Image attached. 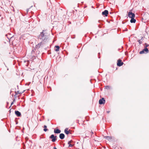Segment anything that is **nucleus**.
Returning a JSON list of instances; mask_svg holds the SVG:
<instances>
[{
    "label": "nucleus",
    "instance_id": "obj_1",
    "mask_svg": "<svg viewBox=\"0 0 149 149\" xmlns=\"http://www.w3.org/2000/svg\"><path fill=\"white\" fill-rule=\"evenodd\" d=\"M45 31V30H43L42 32L40 33L38 37L39 39L41 40L43 42L46 41L48 38V36L45 34L44 33Z\"/></svg>",
    "mask_w": 149,
    "mask_h": 149
},
{
    "label": "nucleus",
    "instance_id": "obj_2",
    "mask_svg": "<svg viewBox=\"0 0 149 149\" xmlns=\"http://www.w3.org/2000/svg\"><path fill=\"white\" fill-rule=\"evenodd\" d=\"M44 44V43L42 42L38 43L37 45H36L34 49H38L42 47Z\"/></svg>",
    "mask_w": 149,
    "mask_h": 149
},
{
    "label": "nucleus",
    "instance_id": "obj_3",
    "mask_svg": "<svg viewBox=\"0 0 149 149\" xmlns=\"http://www.w3.org/2000/svg\"><path fill=\"white\" fill-rule=\"evenodd\" d=\"M127 13L128 16L130 18H131L135 17V14L132 12V10H130L129 12H127Z\"/></svg>",
    "mask_w": 149,
    "mask_h": 149
},
{
    "label": "nucleus",
    "instance_id": "obj_4",
    "mask_svg": "<svg viewBox=\"0 0 149 149\" xmlns=\"http://www.w3.org/2000/svg\"><path fill=\"white\" fill-rule=\"evenodd\" d=\"M149 52V50L148 48H144L139 52V54H142L144 53L147 54Z\"/></svg>",
    "mask_w": 149,
    "mask_h": 149
},
{
    "label": "nucleus",
    "instance_id": "obj_5",
    "mask_svg": "<svg viewBox=\"0 0 149 149\" xmlns=\"http://www.w3.org/2000/svg\"><path fill=\"white\" fill-rule=\"evenodd\" d=\"M49 138L52 139V141L53 142H54L57 140V136H55L54 134H52L49 136Z\"/></svg>",
    "mask_w": 149,
    "mask_h": 149
},
{
    "label": "nucleus",
    "instance_id": "obj_6",
    "mask_svg": "<svg viewBox=\"0 0 149 149\" xmlns=\"http://www.w3.org/2000/svg\"><path fill=\"white\" fill-rule=\"evenodd\" d=\"M105 103V100L104 97H102L100 99L99 101V103L100 104H104Z\"/></svg>",
    "mask_w": 149,
    "mask_h": 149
},
{
    "label": "nucleus",
    "instance_id": "obj_7",
    "mask_svg": "<svg viewBox=\"0 0 149 149\" xmlns=\"http://www.w3.org/2000/svg\"><path fill=\"white\" fill-rule=\"evenodd\" d=\"M123 63L122 61V60L120 59L118 60L117 63V65L119 67H120L123 65Z\"/></svg>",
    "mask_w": 149,
    "mask_h": 149
},
{
    "label": "nucleus",
    "instance_id": "obj_8",
    "mask_svg": "<svg viewBox=\"0 0 149 149\" xmlns=\"http://www.w3.org/2000/svg\"><path fill=\"white\" fill-rule=\"evenodd\" d=\"M109 13L108 11L107 10H105L102 12V14L103 16L107 17Z\"/></svg>",
    "mask_w": 149,
    "mask_h": 149
},
{
    "label": "nucleus",
    "instance_id": "obj_9",
    "mask_svg": "<svg viewBox=\"0 0 149 149\" xmlns=\"http://www.w3.org/2000/svg\"><path fill=\"white\" fill-rule=\"evenodd\" d=\"M68 130V128H66L65 130H64V133L67 135H68L69 134H71V133L70 132V130Z\"/></svg>",
    "mask_w": 149,
    "mask_h": 149
},
{
    "label": "nucleus",
    "instance_id": "obj_10",
    "mask_svg": "<svg viewBox=\"0 0 149 149\" xmlns=\"http://www.w3.org/2000/svg\"><path fill=\"white\" fill-rule=\"evenodd\" d=\"M15 114L16 116L17 117H21V114L20 112L17 110L15 111Z\"/></svg>",
    "mask_w": 149,
    "mask_h": 149
},
{
    "label": "nucleus",
    "instance_id": "obj_11",
    "mask_svg": "<svg viewBox=\"0 0 149 149\" xmlns=\"http://www.w3.org/2000/svg\"><path fill=\"white\" fill-rule=\"evenodd\" d=\"M61 130L58 129H55L54 130V132L55 134H59L61 132Z\"/></svg>",
    "mask_w": 149,
    "mask_h": 149
},
{
    "label": "nucleus",
    "instance_id": "obj_12",
    "mask_svg": "<svg viewBox=\"0 0 149 149\" xmlns=\"http://www.w3.org/2000/svg\"><path fill=\"white\" fill-rule=\"evenodd\" d=\"M59 137L61 139H63L65 138V134L63 133H61L59 134Z\"/></svg>",
    "mask_w": 149,
    "mask_h": 149
},
{
    "label": "nucleus",
    "instance_id": "obj_13",
    "mask_svg": "<svg viewBox=\"0 0 149 149\" xmlns=\"http://www.w3.org/2000/svg\"><path fill=\"white\" fill-rule=\"evenodd\" d=\"M135 17H133L132 18H131V19L130 20V22L131 23H134L136 22V19H134Z\"/></svg>",
    "mask_w": 149,
    "mask_h": 149
},
{
    "label": "nucleus",
    "instance_id": "obj_14",
    "mask_svg": "<svg viewBox=\"0 0 149 149\" xmlns=\"http://www.w3.org/2000/svg\"><path fill=\"white\" fill-rule=\"evenodd\" d=\"M55 51L58 52L59 51L60 47L58 45H55Z\"/></svg>",
    "mask_w": 149,
    "mask_h": 149
},
{
    "label": "nucleus",
    "instance_id": "obj_15",
    "mask_svg": "<svg viewBox=\"0 0 149 149\" xmlns=\"http://www.w3.org/2000/svg\"><path fill=\"white\" fill-rule=\"evenodd\" d=\"M104 138L105 139L108 140L109 141L111 140L112 139V137L111 136H105Z\"/></svg>",
    "mask_w": 149,
    "mask_h": 149
},
{
    "label": "nucleus",
    "instance_id": "obj_16",
    "mask_svg": "<svg viewBox=\"0 0 149 149\" xmlns=\"http://www.w3.org/2000/svg\"><path fill=\"white\" fill-rule=\"evenodd\" d=\"M43 130L45 132H47V131H48V129L47 128V126L46 125H45L43 126Z\"/></svg>",
    "mask_w": 149,
    "mask_h": 149
},
{
    "label": "nucleus",
    "instance_id": "obj_17",
    "mask_svg": "<svg viewBox=\"0 0 149 149\" xmlns=\"http://www.w3.org/2000/svg\"><path fill=\"white\" fill-rule=\"evenodd\" d=\"M15 95H14V97H15V98H16V95H17L18 94H19V91H17V92L15 91Z\"/></svg>",
    "mask_w": 149,
    "mask_h": 149
},
{
    "label": "nucleus",
    "instance_id": "obj_18",
    "mask_svg": "<svg viewBox=\"0 0 149 149\" xmlns=\"http://www.w3.org/2000/svg\"><path fill=\"white\" fill-rule=\"evenodd\" d=\"M98 22L99 23H100L101 24H103V22H104V21L102 20H99L98 21Z\"/></svg>",
    "mask_w": 149,
    "mask_h": 149
},
{
    "label": "nucleus",
    "instance_id": "obj_19",
    "mask_svg": "<svg viewBox=\"0 0 149 149\" xmlns=\"http://www.w3.org/2000/svg\"><path fill=\"white\" fill-rule=\"evenodd\" d=\"M86 136L89 137V136H88L90 134V132L89 131L87 132H86Z\"/></svg>",
    "mask_w": 149,
    "mask_h": 149
},
{
    "label": "nucleus",
    "instance_id": "obj_20",
    "mask_svg": "<svg viewBox=\"0 0 149 149\" xmlns=\"http://www.w3.org/2000/svg\"><path fill=\"white\" fill-rule=\"evenodd\" d=\"M145 45L144 47V48H147V47L149 46V45L147 44V43H145Z\"/></svg>",
    "mask_w": 149,
    "mask_h": 149
},
{
    "label": "nucleus",
    "instance_id": "obj_21",
    "mask_svg": "<svg viewBox=\"0 0 149 149\" xmlns=\"http://www.w3.org/2000/svg\"><path fill=\"white\" fill-rule=\"evenodd\" d=\"M110 86H106L105 87V88L106 89H109Z\"/></svg>",
    "mask_w": 149,
    "mask_h": 149
},
{
    "label": "nucleus",
    "instance_id": "obj_22",
    "mask_svg": "<svg viewBox=\"0 0 149 149\" xmlns=\"http://www.w3.org/2000/svg\"><path fill=\"white\" fill-rule=\"evenodd\" d=\"M137 41L139 42L140 45L142 43V41L140 40H138Z\"/></svg>",
    "mask_w": 149,
    "mask_h": 149
},
{
    "label": "nucleus",
    "instance_id": "obj_23",
    "mask_svg": "<svg viewBox=\"0 0 149 149\" xmlns=\"http://www.w3.org/2000/svg\"><path fill=\"white\" fill-rule=\"evenodd\" d=\"M34 50L35 49H33L31 51V54H32V55H34V53H35Z\"/></svg>",
    "mask_w": 149,
    "mask_h": 149
},
{
    "label": "nucleus",
    "instance_id": "obj_24",
    "mask_svg": "<svg viewBox=\"0 0 149 149\" xmlns=\"http://www.w3.org/2000/svg\"><path fill=\"white\" fill-rule=\"evenodd\" d=\"M100 53L99 52L98 53V58H100Z\"/></svg>",
    "mask_w": 149,
    "mask_h": 149
},
{
    "label": "nucleus",
    "instance_id": "obj_25",
    "mask_svg": "<svg viewBox=\"0 0 149 149\" xmlns=\"http://www.w3.org/2000/svg\"><path fill=\"white\" fill-rule=\"evenodd\" d=\"M98 27L100 28H101L102 27V25L101 24H99L98 25Z\"/></svg>",
    "mask_w": 149,
    "mask_h": 149
},
{
    "label": "nucleus",
    "instance_id": "obj_26",
    "mask_svg": "<svg viewBox=\"0 0 149 149\" xmlns=\"http://www.w3.org/2000/svg\"><path fill=\"white\" fill-rule=\"evenodd\" d=\"M14 104V102H12L11 103V105L9 107V108H10V107H11V106L13 104Z\"/></svg>",
    "mask_w": 149,
    "mask_h": 149
},
{
    "label": "nucleus",
    "instance_id": "obj_27",
    "mask_svg": "<svg viewBox=\"0 0 149 149\" xmlns=\"http://www.w3.org/2000/svg\"><path fill=\"white\" fill-rule=\"evenodd\" d=\"M73 146L71 144H70L69 145L68 147H72Z\"/></svg>",
    "mask_w": 149,
    "mask_h": 149
},
{
    "label": "nucleus",
    "instance_id": "obj_28",
    "mask_svg": "<svg viewBox=\"0 0 149 149\" xmlns=\"http://www.w3.org/2000/svg\"><path fill=\"white\" fill-rule=\"evenodd\" d=\"M90 133H91V136H92V135L93 134H94L93 132H92V131L91 132H90Z\"/></svg>",
    "mask_w": 149,
    "mask_h": 149
},
{
    "label": "nucleus",
    "instance_id": "obj_29",
    "mask_svg": "<svg viewBox=\"0 0 149 149\" xmlns=\"http://www.w3.org/2000/svg\"><path fill=\"white\" fill-rule=\"evenodd\" d=\"M25 90H24L22 92H19V94H22V93H23L24 91Z\"/></svg>",
    "mask_w": 149,
    "mask_h": 149
},
{
    "label": "nucleus",
    "instance_id": "obj_30",
    "mask_svg": "<svg viewBox=\"0 0 149 149\" xmlns=\"http://www.w3.org/2000/svg\"><path fill=\"white\" fill-rule=\"evenodd\" d=\"M25 90H24L22 92H19V94H22V93H23L24 91Z\"/></svg>",
    "mask_w": 149,
    "mask_h": 149
},
{
    "label": "nucleus",
    "instance_id": "obj_31",
    "mask_svg": "<svg viewBox=\"0 0 149 149\" xmlns=\"http://www.w3.org/2000/svg\"><path fill=\"white\" fill-rule=\"evenodd\" d=\"M30 9V8H28V9H26V11L27 13H28V12L29 11V10Z\"/></svg>",
    "mask_w": 149,
    "mask_h": 149
},
{
    "label": "nucleus",
    "instance_id": "obj_32",
    "mask_svg": "<svg viewBox=\"0 0 149 149\" xmlns=\"http://www.w3.org/2000/svg\"><path fill=\"white\" fill-rule=\"evenodd\" d=\"M30 83H26L25 84V85H28H28H29V84H30Z\"/></svg>",
    "mask_w": 149,
    "mask_h": 149
},
{
    "label": "nucleus",
    "instance_id": "obj_33",
    "mask_svg": "<svg viewBox=\"0 0 149 149\" xmlns=\"http://www.w3.org/2000/svg\"><path fill=\"white\" fill-rule=\"evenodd\" d=\"M48 54H51V52L50 51H48Z\"/></svg>",
    "mask_w": 149,
    "mask_h": 149
},
{
    "label": "nucleus",
    "instance_id": "obj_34",
    "mask_svg": "<svg viewBox=\"0 0 149 149\" xmlns=\"http://www.w3.org/2000/svg\"><path fill=\"white\" fill-rule=\"evenodd\" d=\"M15 102V98H14L13 99V102Z\"/></svg>",
    "mask_w": 149,
    "mask_h": 149
},
{
    "label": "nucleus",
    "instance_id": "obj_35",
    "mask_svg": "<svg viewBox=\"0 0 149 149\" xmlns=\"http://www.w3.org/2000/svg\"><path fill=\"white\" fill-rule=\"evenodd\" d=\"M143 40V37H142L141 38V39L140 40Z\"/></svg>",
    "mask_w": 149,
    "mask_h": 149
},
{
    "label": "nucleus",
    "instance_id": "obj_36",
    "mask_svg": "<svg viewBox=\"0 0 149 149\" xmlns=\"http://www.w3.org/2000/svg\"><path fill=\"white\" fill-rule=\"evenodd\" d=\"M15 41V40H14L12 42V43L13 44L14 43V42Z\"/></svg>",
    "mask_w": 149,
    "mask_h": 149
},
{
    "label": "nucleus",
    "instance_id": "obj_37",
    "mask_svg": "<svg viewBox=\"0 0 149 149\" xmlns=\"http://www.w3.org/2000/svg\"><path fill=\"white\" fill-rule=\"evenodd\" d=\"M70 141H69L68 142V144L69 145V144H70Z\"/></svg>",
    "mask_w": 149,
    "mask_h": 149
},
{
    "label": "nucleus",
    "instance_id": "obj_38",
    "mask_svg": "<svg viewBox=\"0 0 149 149\" xmlns=\"http://www.w3.org/2000/svg\"><path fill=\"white\" fill-rule=\"evenodd\" d=\"M39 52H40V51H37L36 52V53H38V54H39Z\"/></svg>",
    "mask_w": 149,
    "mask_h": 149
},
{
    "label": "nucleus",
    "instance_id": "obj_39",
    "mask_svg": "<svg viewBox=\"0 0 149 149\" xmlns=\"http://www.w3.org/2000/svg\"><path fill=\"white\" fill-rule=\"evenodd\" d=\"M53 149H57V148L55 147H54L53 148Z\"/></svg>",
    "mask_w": 149,
    "mask_h": 149
},
{
    "label": "nucleus",
    "instance_id": "obj_40",
    "mask_svg": "<svg viewBox=\"0 0 149 149\" xmlns=\"http://www.w3.org/2000/svg\"><path fill=\"white\" fill-rule=\"evenodd\" d=\"M15 122H16V124H18V123L17 121H15Z\"/></svg>",
    "mask_w": 149,
    "mask_h": 149
},
{
    "label": "nucleus",
    "instance_id": "obj_41",
    "mask_svg": "<svg viewBox=\"0 0 149 149\" xmlns=\"http://www.w3.org/2000/svg\"><path fill=\"white\" fill-rule=\"evenodd\" d=\"M110 112V111H107V113H109Z\"/></svg>",
    "mask_w": 149,
    "mask_h": 149
},
{
    "label": "nucleus",
    "instance_id": "obj_42",
    "mask_svg": "<svg viewBox=\"0 0 149 149\" xmlns=\"http://www.w3.org/2000/svg\"><path fill=\"white\" fill-rule=\"evenodd\" d=\"M75 38V37H72V38Z\"/></svg>",
    "mask_w": 149,
    "mask_h": 149
},
{
    "label": "nucleus",
    "instance_id": "obj_43",
    "mask_svg": "<svg viewBox=\"0 0 149 149\" xmlns=\"http://www.w3.org/2000/svg\"><path fill=\"white\" fill-rule=\"evenodd\" d=\"M17 89H18V85H17Z\"/></svg>",
    "mask_w": 149,
    "mask_h": 149
},
{
    "label": "nucleus",
    "instance_id": "obj_44",
    "mask_svg": "<svg viewBox=\"0 0 149 149\" xmlns=\"http://www.w3.org/2000/svg\"><path fill=\"white\" fill-rule=\"evenodd\" d=\"M107 21L108 23H110V21H108V20H107Z\"/></svg>",
    "mask_w": 149,
    "mask_h": 149
},
{
    "label": "nucleus",
    "instance_id": "obj_45",
    "mask_svg": "<svg viewBox=\"0 0 149 149\" xmlns=\"http://www.w3.org/2000/svg\"><path fill=\"white\" fill-rule=\"evenodd\" d=\"M7 104H9V103L8 102H7Z\"/></svg>",
    "mask_w": 149,
    "mask_h": 149
},
{
    "label": "nucleus",
    "instance_id": "obj_46",
    "mask_svg": "<svg viewBox=\"0 0 149 149\" xmlns=\"http://www.w3.org/2000/svg\"><path fill=\"white\" fill-rule=\"evenodd\" d=\"M122 23H123V24H124V22H123H123H122Z\"/></svg>",
    "mask_w": 149,
    "mask_h": 149
},
{
    "label": "nucleus",
    "instance_id": "obj_47",
    "mask_svg": "<svg viewBox=\"0 0 149 149\" xmlns=\"http://www.w3.org/2000/svg\"><path fill=\"white\" fill-rule=\"evenodd\" d=\"M126 31H128L127 29H126Z\"/></svg>",
    "mask_w": 149,
    "mask_h": 149
},
{
    "label": "nucleus",
    "instance_id": "obj_48",
    "mask_svg": "<svg viewBox=\"0 0 149 149\" xmlns=\"http://www.w3.org/2000/svg\"><path fill=\"white\" fill-rule=\"evenodd\" d=\"M10 110H11V109H10V110L9 111L10 112V113L11 112Z\"/></svg>",
    "mask_w": 149,
    "mask_h": 149
},
{
    "label": "nucleus",
    "instance_id": "obj_49",
    "mask_svg": "<svg viewBox=\"0 0 149 149\" xmlns=\"http://www.w3.org/2000/svg\"><path fill=\"white\" fill-rule=\"evenodd\" d=\"M12 38H13V37H11L10 39H12Z\"/></svg>",
    "mask_w": 149,
    "mask_h": 149
},
{
    "label": "nucleus",
    "instance_id": "obj_50",
    "mask_svg": "<svg viewBox=\"0 0 149 149\" xmlns=\"http://www.w3.org/2000/svg\"><path fill=\"white\" fill-rule=\"evenodd\" d=\"M38 108H39V109H40V107H38Z\"/></svg>",
    "mask_w": 149,
    "mask_h": 149
},
{
    "label": "nucleus",
    "instance_id": "obj_51",
    "mask_svg": "<svg viewBox=\"0 0 149 149\" xmlns=\"http://www.w3.org/2000/svg\"><path fill=\"white\" fill-rule=\"evenodd\" d=\"M47 78H48V76H47Z\"/></svg>",
    "mask_w": 149,
    "mask_h": 149
},
{
    "label": "nucleus",
    "instance_id": "obj_52",
    "mask_svg": "<svg viewBox=\"0 0 149 149\" xmlns=\"http://www.w3.org/2000/svg\"><path fill=\"white\" fill-rule=\"evenodd\" d=\"M39 147H40V148H41V146H40Z\"/></svg>",
    "mask_w": 149,
    "mask_h": 149
},
{
    "label": "nucleus",
    "instance_id": "obj_53",
    "mask_svg": "<svg viewBox=\"0 0 149 149\" xmlns=\"http://www.w3.org/2000/svg\"><path fill=\"white\" fill-rule=\"evenodd\" d=\"M32 7V6H31V7Z\"/></svg>",
    "mask_w": 149,
    "mask_h": 149
},
{
    "label": "nucleus",
    "instance_id": "obj_54",
    "mask_svg": "<svg viewBox=\"0 0 149 149\" xmlns=\"http://www.w3.org/2000/svg\"><path fill=\"white\" fill-rule=\"evenodd\" d=\"M77 149H79V148H77Z\"/></svg>",
    "mask_w": 149,
    "mask_h": 149
}]
</instances>
